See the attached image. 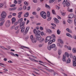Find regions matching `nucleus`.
I'll list each match as a JSON object with an SVG mask.
<instances>
[{
	"mask_svg": "<svg viewBox=\"0 0 76 76\" xmlns=\"http://www.w3.org/2000/svg\"><path fill=\"white\" fill-rule=\"evenodd\" d=\"M55 37H56V36L54 34L52 35L51 36H48L45 40V43H47L48 41H49L50 39L54 38Z\"/></svg>",
	"mask_w": 76,
	"mask_h": 76,
	"instance_id": "1",
	"label": "nucleus"
},
{
	"mask_svg": "<svg viewBox=\"0 0 76 76\" xmlns=\"http://www.w3.org/2000/svg\"><path fill=\"white\" fill-rule=\"evenodd\" d=\"M7 14L4 11H3L1 14V18H0V21H2L4 20V19L6 18Z\"/></svg>",
	"mask_w": 76,
	"mask_h": 76,
	"instance_id": "2",
	"label": "nucleus"
},
{
	"mask_svg": "<svg viewBox=\"0 0 76 76\" xmlns=\"http://www.w3.org/2000/svg\"><path fill=\"white\" fill-rule=\"evenodd\" d=\"M36 39L38 41H39V43H42L44 41V39L41 38V37L40 35L36 36ZM42 38V39H41Z\"/></svg>",
	"mask_w": 76,
	"mask_h": 76,
	"instance_id": "3",
	"label": "nucleus"
},
{
	"mask_svg": "<svg viewBox=\"0 0 76 76\" xmlns=\"http://www.w3.org/2000/svg\"><path fill=\"white\" fill-rule=\"evenodd\" d=\"M66 57H67V58L69 57V53H68L67 52H66L65 53V55H64L63 56V58L62 59V60L63 61H66Z\"/></svg>",
	"mask_w": 76,
	"mask_h": 76,
	"instance_id": "4",
	"label": "nucleus"
},
{
	"mask_svg": "<svg viewBox=\"0 0 76 76\" xmlns=\"http://www.w3.org/2000/svg\"><path fill=\"white\" fill-rule=\"evenodd\" d=\"M40 16L43 19H45L47 18V14L44 11H42L40 12Z\"/></svg>",
	"mask_w": 76,
	"mask_h": 76,
	"instance_id": "5",
	"label": "nucleus"
},
{
	"mask_svg": "<svg viewBox=\"0 0 76 76\" xmlns=\"http://www.w3.org/2000/svg\"><path fill=\"white\" fill-rule=\"evenodd\" d=\"M33 32L34 34H35V36H38L40 35V34H41V31L39 30H36V29H34L33 30Z\"/></svg>",
	"mask_w": 76,
	"mask_h": 76,
	"instance_id": "6",
	"label": "nucleus"
},
{
	"mask_svg": "<svg viewBox=\"0 0 76 76\" xmlns=\"http://www.w3.org/2000/svg\"><path fill=\"white\" fill-rule=\"evenodd\" d=\"M25 24V22H23L22 23H21L20 24V29H22V28H24Z\"/></svg>",
	"mask_w": 76,
	"mask_h": 76,
	"instance_id": "7",
	"label": "nucleus"
},
{
	"mask_svg": "<svg viewBox=\"0 0 76 76\" xmlns=\"http://www.w3.org/2000/svg\"><path fill=\"white\" fill-rule=\"evenodd\" d=\"M29 27L28 26L26 28L25 32H24L23 33V35H26L27 34L28 32V31H29Z\"/></svg>",
	"mask_w": 76,
	"mask_h": 76,
	"instance_id": "8",
	"label": "nucleus"
},
{
	"mask_svg": "<svg viewBox=\"0 0 76 76\" xmlns=\"http://www.w3.org/2000/svg\"><path fill=\"white\" fill-rule=\"evenodd\" d=\"M73 17V14H70L68 17V19H72Z\"/></svg>",
	"mask_w": 76,
	"mask_h": 76,
	"instance_id": "9",
	"label": "nucleus"
},
{
	"mask_svg": "<svg viewBox=\"0 0 76 76\" xmlns=\"http://www.w3.org/2000/svg\"><path fill=\"white\" fill-rule=\"evenodd\" d=\"M22 21H23V18H20L18 20V23H21Z\"/></svg>",
	"mask_w": 76,
	"mask_h": 76,
	"instance_id": "10",
	"label": "nucleus"
},
{
	"mask_svg": "<svg viewBox=\"0 0 76 76\" xmlns=\"http://www.w3.org/2000/svg\"><path fill=\"white\" fill-rule=\"evenodd\" d=\"M66 6H67V7H69V6L70 5V3H69V2L67 1V0L66 2Z\"/></svg>",
	"mask_w": 76,
	"mask_h": 76,
	"instance_id": "11",
	"label": "nucleus"
},
{
	"mask_svg": "<svg viewBox=\"0 0 76 76\" xmlns=\"http://www.w3.org/2000/svg\"><path fill=\"white\" fill-rule=\"evenodd\" d=\"M29 59H30V60H31V61H34L35 62H38V61H37V60H35L32 58H31L30 57H29Z\"/></svg>",
	"mask_w": 76,
	"mask_h": 76,
	"instance_id": "12",
	"label": "nucleus"
},
{
	"mask_svg": "<svg viewBox=\"0 0 76 76\" xmlns=\"http://www.w3.org/2000/svg\"><path fill=\"white\" fill-rule=\"evenodd\" d=\"M12 23H14L16 21V18H13L12 19Z\"/></svg>",
	"mask_w": 76,
	"mask_h": 76,
	"instance_id": "13",
	"label": "nucleus"
},
{
	"mask_svg": "<svg viewBox=\"0 0 76 76\" xmlns=\"http://www.w3.org/2000/svg\"><path fill=\"white\" fill-rule=\"evenodd\" d=\"M53 19L56 23H59V21L56 18H55Z\"/></svg>",
	"mask_w": 76,
	"mask_h": 76,
	"instance_id": "14",
	"label": "nucleus"
},
{
	"mask_svg": "<svg viewBox=\"0 0 76 76\" xmlns=\"http://www.w3.org/2000/svg\"><path fill=\"white\" fill-rule=\"evenodd\" d=\"M58 42L61 43V44H63V42L62 40L61 39H58Z\"/></svg>",
	"mask_w": 76,
	"mask_h": 76,
	"instance_id": "15",
	"label": "nucleus"
},
{
	"mask_svg": "<svg viewBox=\"0 0 76 76\" xmlns=\"http://www.w3.org/2000/svg\"><path fill=\"white\" fill-rule=\"evenodd\" d=\"M28 16H29V13L28 12H26L24 15V17L27 18L28 17Z\"/></svg>",
	"mask_w": 76,
	"mask_h": 76,
	"instance_id": "16",
	"label": "nucleus"
},
{
	"mask_svg": "<svg viewBox=\"0 0 76 76\" xmlns=\"http://www.w3.org/2000/svg\"><path fill=\"white\" fill-rule=\"evenodd\" d=\"M31 41L33 43H36V42H37V40L35 38L31 40Z\"/></svg>",
	"mask_w": 76,
	"mask_h": 76,
	"instance_id": "17",
	"label": "nucleus"
},
{
	"mask_svg": "<svg viewBox=\"0 0 76 76\" xmlns=\"http://www.w3.org/2000/svg\"><path fill=\"white\" fill-rule=\"evenodd\" d=\"M71 61V60H70V58H68V60L67 61H66V63H70V62Z\"/></svg>",
	"mask_w": 76,
	"mask_h": 76,
	"instance_id": "18",
	"label": "nucleus"
},
{
	"mask_svg": "<svg viewBox=\"0 0 76 76\" xmlns=\"http://www.w3.org/2000/svg\"><path fill=\"white\" fill-rule=\"evenodd\" d=\"M50 47L52 48V49H53V48H55V47H56V45L53 44L50 45Z\"/></svg>",
	"mask_w": 76,
	"mask_h": 76,
	"instance_id": "19",
	"label": "nucleus"
},
{
	"mask_svg": "<svg viewBox=\"0 0 76 76\" xmlns=\"http://www.w3.org/2000/svg\"><path fill=\"white\" fill-rule=\"evenodd\" d=\"M8 24L5 23V26L7 28H9L10 26V24Z\"/></svg>",
	"mask_w": 76,
	"mask_h": 76,
	"instance_id": "20",
	"label": "nucleus"
},
{
	"mask_svg": "<svg viewBox=\"0 0 76 76\" xmlns=\"http://www.w3.org/2000/svg\"><path fill=\"white\" fill-rule=\"evenodd\" d=\"M66 36L69 37H70V38H72V36L71 35H70V34L69 33H66Z\"/></svg>",
	"mask_w": 76,
	"mask_h": 76,
	"instance_id": "21",
	"label": "nucleus"
},
{
	"mask_svg": "<svg viewBox=\"0 0 76 76\" xmlns=\"http://www.w3.org/2000/svg\"><path fill=\"white\" fill-rule=\"evenodd\" d=\"M73 66H74V67H75V66H76V61H73Z\"/></svg>",
	"mask_w": 76,
	"mask_h": 76,
	"instance_id": "22",
	"label": "nucleus"
},
{
	"mask_svg": "<svg viewBox=\"0 0 76 76\" xmlns=\"http://www.w3.org/2000/svg\"><path fill=\"white\" fill-rule=\"evenodd\" d=\"M57 33L58 35H60L61 33V31H60V30L58 29L57 31Z\"/></svg>",
	"mask_w": 76,
	"mask_h": 76,
	"instance_id": "23",
	"label": "nucleus"
},
{
	"mask_svg": "<svg viewBox=\"0 0 76 76\" xmlns=\"http://www.w3.org/2000/svg\"><path fill=\"white\" fill-rule=\"evenodd\" d=\"M5 22V21H2L1 23H0V26H2L3 25V23H4V22Z\"/></svg>",
	"mask_w": 76,
	"mask_h": 76,
	"instance_id": "24",
	"label": "nucleus"
},
{
	"mask_svg": "<svg viewBox=\"0 0 76 76\" xmlns=\"http://www.w3.org/2000/svg\"><path fill=\"white\" fill-rule=\"evenodd\" d=\"M57 46H58V47H60V48H62V47H63V46H60V44L59 43H57Z\"/></svg>",
	"mask_w": 76,
	"mask_h": 76,
	"instance_id": "25",
	"label": "nucleus"
},
{
	"mask_svg": "<svg viewBox=\"0 0 76 76\" xmlns=\"http://www.w3.org/2000/svg\"><path fill=\"white\" fill-rule=\"evenodd\" d=\"M72 52L73 53H76V49L75 48H73L72 49Z\"/></svg>",
	"mask_w": 76,
	"mask_h": 76,
	"instance_id": "26",
	"label": "nucleus"
},
{
	"mask_svg": "<svg viewBox=\"0 0 76 76\" xmlns=\"http://www.w3.org/2000/svg\"><path fill=\"white\" fill-rule=\"evenodd\" d=\"M22 0H18V4H21V3H22Z\"/></svg>",
	"mask_w": 76,
	"mask_h": 76,
	"instance_id": "27",
	"label": "nucleus"
},
{
	"mask_svg": "<svg viewBox=\"0 0 76 76\" xmlns=\"http://www.w3.org/2000/svg\"><path fill=\"white\" fill-rule=\"evenodd\" d=\"M47 48L48 50H49L50 51V50H51L52 49L51 48V46H48L47 47Z\"/></svg>",
	"mask_w": 76,
	"mask_h": 76,
	"instance_id": "28",
	"label": "nucleus"
},
{
	"mask_svg": "<svg viewBox=\"0 0 76 76\" xmlns=\"http://www.w3.org/2000/svg\"><path fill=\"white\" fill-rule=\"evenodd\" d=\"M21 32L22 33H23V32H24V31H25V28H21Z\"/></svg>",
	"mask_w": 76,
	"mask_h": 76,
	"instance_id": "29",
	"label": "nucleus"
},
{
	"mask_svg": "<svg viewBox=\"0 0 76 76\" xmlns=\"http://www.w3.org/2000/svg\"><path fill=\"white\" fill-rule=\"evenodd\" d=\"M47 70L48 72H53V70L52 69H48L47 68H45Z\"/></svg>",
	"mask_w": 76,
	"mask_h": 76,
	"instance_id": "30",
	"label": "nucleus"
},
{
	"mask_svg": "<svg viewBox=\"0 0 76 76\" xmlns=\"http://www.w3.org/2000/svg\"><path fill=\"white\" fill-rule=\"evenodd\" d=\"M5 23H8V24H11V23H10V20H7V21H6Z\"/></svg>",
	"mask_w": 76,
	"mask_h": 76,
	"instance_id": "31",
	"label": "nucleus"
},
{
	"mask_svg": "<svg viewBox=\"0 0 76 76\" xmlns=\"http://www.w3.org/2000/svg\"><path fill=\"white\" fill-rule=\"evenodd\" d=\"M0 48H2V49H3L4 50H7V48H5V47L4 46H0Z\"/></svg>",
	"mask_w": 76,
	"mask_h": 76,
	"instance_id": "32",
	"label": "nucleus"
},
{
	"mask_svg": "<svg viewBox=\"0 0 76 76\" xmlns=\"http://www.w3.org/2000/svg\"><path fill=\"white\" fill-rule=\"evenodd\" d=\"M40 33H41V35L42 36H43V35H44V36H45V35H46L42 31Z\"/></svg>",
	"mask_w": 76,
	"mask_h": 76,
	"instance_id": "33",
	"label": "nucleus"
},
{
	"mask_svg": "<svg viewBox=\"0 0 76 76\" xmlns=\"http://www.w3.org/2000/svg\"><path fill=\"white\" fill-rule=\"evenodd\" d=\"M67 22L69 23H71L72 22V20H70V19H68L67 20Z\"/></svg>",
	"mask_w": 76,
	"mask_h": 76,
	"instance_id": "34",
	"label": "nucleus"
},
{
	"mask_svg": "<svg viewBox=\"0 0 76 76\" xmlns=\"http://www.w3.org/2000/svg\"><path fill=\"white\" fill-rule=\"evenodd\" d=\"M58 54L59 56L61 55V50H59L58 51Z\"/></svg>",
	"mask_w": 76,
	"mask_h": 76,
	"instance_id": "35",
	"label": "nucleus"
},
{
	"mask_svg": "<svg viewBox=\"0 0 76 76\" xmlns=\"http://www.w3.org/2000/svg\"><path fill=\"white\" fill-rule=\"evenodd\" d=\"M55 0H50L49 3H53Z\"/></svg>",
	"mask_w": 76,
	"mask_h": 76,
	"instance_id": "36",
	"label": "nucleus"
},
{
	"mask_svg": "<svg viewBox=\"0 0 76 76\" xmlns=\"http://www.w3.org/2000/svg\"><path fill=\"white\" fill-rule=\"evenodd\" d=\"M67 0H64L63 2V4L64 5L65 4H66V3L67 1Z\"/></svg>",
	"mask_w": 76,
	"mask_h": 76,
	"instance_id": "37",
	"label": "nucleus"
},
{
	"mask_svg": "<svg viewBox=\"0 0 76 76\" xmlns=\"http://www.w3.org/2000/svg\"><path fill=\"white\" fill-rule=\"evenodd\" d=\"M73 59L74 61H76V57L75 56H74L73 57Z\"/></svg>",
	"mask_w": 76,
	"mask_h": 76,
	"instance_id": "38",
	"label": "nucleus"
},
{
	"mask_svg": "<svg viewBox=\"0 0 76 76\" xmlns=\"http://www.w3.org/2000/svg\"><path fill=\"white\" fill-rule=\"evenodd\" d=\"M30 38L31 40H32V39H34V36H33V35H31V36Z\"/></svg>",
	"mask_w": 76,
	"mask_h": 76,
	"instance_id": "39",
	"label": "nucleus"
},
{
	"mask_svg": "<svg viewBox=\"0 0 76 76\" xmlns=\"http://www.w3.org/2000/svg\"><path fill=\"white\" fill-rule=\"evenodd\" d=\"M24 3V4H26V6H28V4H29V3L27 2L26 1H25Z\"/></svg>",
	"mask_w": 76,
	"mask_h": 76,
	"instance_id": "40",
	"label": "nucleus"
},
{
	"mask_svg": "<svg viewBox=\"0 0 76 76\" xmlns=\"http://www.w3.org/2000/svg\"><path fill=\"white\" fill-rule=\"evenodd\" d=\"M15 6H16V4H12L10 6V7H15Z\"/></svg>",
	"mask_w": 76,
	"mask_h": 76,
	"instance_id": "41",
	"label": "nucleus"
},
{
	"mask_svg": "<svg viewBox=\"0 0 76 76\" xmlns=\"http://www.w3.org/2000/svg\"><path fill=\"white\" fill-rule=\"evenodd\" d=\"M72 37L74 39H76V35L74 34L72 36Z\"/></svg>",
	"mask_w": 76,
	"mask_h": 76,
	"instance_id": "42",
	"label": "nucleus"
},
{
	"mask_svg": "<svg viewBox=\"0 0 76 76\" xmlns=\"http://www.w3.org/2000/svg\"><path fill=\"white\" fill-rule=\"evenodd\" d=\"M46 31L48 32H51V30L49 29H47L46 30Z\"/></svg>",
	"mask_w": 76,
	"mask_h": 76,
	"instance_id": "43",
	"label": "nucleus"
},
{
	"mask_svg": "<svg viewBox=\"0 0 76 76\" xmlns=\"http://www.w3.org/2000/svg\"><path fill=\"white\" fill-rule=\"evenodd\" d=\"M53 42H52L51 40L49 41L48 42V45H50Z\"/></svg>",
	"mask_w": 76,
	"mask_h": 76,
	"instance_id": "44",
	"label": "nucleus"
},
{
	"mask_svg": "<svg viewBox=\"0 0 76 76\" xmlns=\"http://www.w3.org/2000/svg\"><path fill=\"white\" fill-rule=\"evenodd\" d=\"M32 14L33 15H36L37 12H32Z\"/></svg>",
	"mask_w": 76,
	"mask_h": 76,
	"instance_id": "45",
	"label": "nucleus"
},
{
	"mask_svg": "<svg viewBox=\"0 0 76 76\" xmlns=\"http://www.w3.org/2000/svg\"><path fill=\"white\" fill-rule=\"evenodd\" d=\"M51 25H52V26H54L55 27H56V24H54L53 23H51Z\"/></svg>",
	"mask_w": 76,
	"mask_h": 76,
	"instance_id": "46",
	"label": "nucleus"
},
{
	"mask_svg": "<svg viewBox=\"0 0 76 76\" xmlns=\"http://www.w3.org/2000/svg\"><path fill=\"white\" fill-rule=\"evenodd\" d=\"M53 38V39H52L51 41H52V42H55V41H56V39H55Z\"/></svg>",
	"mask_w": 76,
	"mask_h": 76,
	"instance_id": "47",
	"label": "nucleus"
},
{
	"mask_svg": "<svg viewBox=\"0 0 76 76\" xmlns=\"http://www.w3.org/2000/svg\"><path fill=\"white\" fill-rule=\"evenodd\" d=\"M23 10H26V7L25 5L23 7Z\"/></svg>",
	"mask_w": 76,
	"mask_h": 76,
	"instance_id": "48",
	"label": "nucleus"
},
{
	"mask_svg": "<svg viewBox=\"0 0 76 76\" xmlns=\"http://www.w3.org/2000/svg\"><path fill=\"white\" fill-rule=\"evenodd\" d=\"M39 29L41 31H43V27H42V26L40 27Z\"/></svg>",
	"mask_w": 76,
	"mask_h": 76,
	"instance_id": "49",
	"label": "nucleus"
},
{
	"mask_svg": "<svg viewBox=\"0 0 76 76\" xmlns=\"http://www.w3.org/2000/svg\"><path fill=\"white\" fill-rule=\"evenodd\" d=\"M43 46L42 44H39V47H42Z\"/></svg>",
	"mask_w": 76,
	"mask_h": 76,
	"instance_id": "50",
	"label": "nucleus"
},
{
	"mask_svg": "<svg viewBox=\"0 0 76 76\" xmlns=\"http://www.w3.org/2000/svg\"><path fill=\"white\" fill-rule=\"evenodd\" d=\"M45 6L47 7H48V8H50V6L49 5H48L47 4H45Z\"/></svg>",
	"mask_w": 76,
	"mask_h": 76,
	"instance_id": "51",
	"label": "nucleus"
},
{
	"mask_svg": "<svg viewBox=\"0 0 76 76\" xmlns=\"http://www.w3.org/2000/svg\"><path fill=\"white\" fill-rule=\"evenodd\" d=\"M56 75H58V74L57 73H56V72H54V73L53 74V76H55Z\"/></svg>",
	"mask_w": 76,
	"mask_h": 76,
	"instance_id": "52",
	"label": "nucleus"
},
{
	"mask_svg": "<svg viewBox=\"0 0 76 76\" xmlns=\"http://www.w3.org/2000/svg\"><path fill=\"white\" fill-rule=\"evenodd\" d=\"M12 17V15H10L8 16V18H9V19H10V18H11Z\"/></svg>",
	"mask_w": 76,
	"mask_h": 76,
	"instance_id": "53",
	"label": "nucleus"
},
{
	"mask_svg": "<svg viewBox=\"0 0 76 76\" xmlns=\"http://www.w3.org/2000/svg\"><path fill=\"white\" fill-rule=\"evenodd\" d=\"M52 13H53V15H55V11H54V10H52Z\"/></svg>",
	"mask_w": 76,
	"mask_h": 76,
	"instance_id": "54",
	"label": "nucleus"
},
{
	"mask_svg": "<svg viewBox=\"0 0 76 76\" xmlns=\"http://www.w3.org/2000/svg\"><path fill=\"white\" fill-rule=\"evenodd\" d=\"M10 54H11V55L13 56H16V55H15L14 53H12V52H11Z\"/></svg>",
	"mask_w": 76,
	"mask_h": 76,
	"instance_id": "55",
	"label": "nucleus"
},
{
	"mask_svg": "<svg viewBox=\"0 0 76 76\" xmlns=\"http://www.w3.org/2000/svg\"><path fill=\"white\" fill-rule=\"evenodd\" d=\"M41 10V8H40V7H38V8L37 9V12H39V10Z\"/></svg>",
	"mask_w": 76,
	"mask_h": 76,
	"instance_id": "56",
	"label": "nucleus"
},
{
	"mask_svg": "<svg viewBox=\"0 0 76 76\" xmlns=\"http://www.w3.org/2000/svg\"><path fill=\"white\" fill-rule=\"evenodd\" d=\"M61 14L62 15V16H64L65 14L64 13V12H61Z\"/></svg>",
	"mask_w": 76,
	"mask_h": 76,
	"instance_id": "57",
	"label": "nucleus"
},
{
	"mask_svg": "<svg viewBox=\"0 0 76 76\" xmlns=\"http://www.w3.org/2000/svg\"><path fill=\"white\" fill-rule=\"evenodd\" d=\"M14 3L15 4H17V3H18V1H17L16 0H15L14 1Z\"/></svg>",
	"mask_w": 76,
	"mask_h": 76,
	"instance_id": "58",
	"label": "nucleus"
},
{
	"mask_svg": "<svg viewBox=\"0 0 76 76\" xmlns=\"http://www.w3.org/2000/svg\"><path fill=\"white\" fill-rule=\"evenodd\" d=\"M19 28V26H16L15 28V30H17Z\"/></svg>",
	"mask_w": 76,
	"mask_h": 76,
	"instance_id": "59",
	"label": "nucleus"
},
{
	"mask_svg": "<svg viewBox=\"0 0 76 76\" xmlns=\"http://www.w3.org/2000/svg\"><path fill=\"white\" fill-rule=\"evenodd\" d=\"M19 30H18L15 32L16 34H18L19 33Z\"/></svg>",
	"mask_w": 76,
	"mask_h": 76,
	"instance_id": "60",
	"label": "nucleus"
},
{
	"mask_svg": "<svg viewBox=\"0 0 76 76\" xmlns=\"http://www.w3.org/2000/svg\"><path fill=\"white\" fill-rule=\"evenodd\" d=\"M57 18L58 19H61V17H60L58 15H57Z\"/></svg>",
	"mask_w": 76,
	"mask_h": 76,
	"instance_id": "61",
	"label": "nucleus"
},
{
	"mask_svg": "<svg viewBox=\"0 0 76 76\" xmlns=\"http://www.w3.org/2000/svg\"><path fill=\"white\" fill-rule=\"evenodd\" d=\"M12 15L13 16H16V14L15 13H13V14H12Z\"/></svg>",
	"mask_w": 76,
	"mask_h": 76,
	"instance_id": "62",
	"label": "nucleus"
},
{
	"mask_svg": "<svg viewBox=\"0 0 76 76\" xmlns=\"http://www.w3.org/2000/svg\"><path fill=\"white\" fill-rule=\"evenodd\" d=\"M29 20H27V22H26V25H28V23H29Z\"/></svg>",
	"mask_w": 76,
	"mask_h": 76,
	"instance_id": "63",
	"label": "nucleus"
},
{
	"mask_svg": "<svg viewBox=\"0 0 76 76\" xmlns=\"http://www.w3.org/2000/svg\"><path fill=\"white\" fill-rule=\"evenodd\" d=\"M19 15H21L22 14V12H20L18 13Z\"/></svg>",
	"mask_w": 76,
	"mask_h": 76,
	"instance_id": "64",
	"label": "nucleus"
}]
</instances>
